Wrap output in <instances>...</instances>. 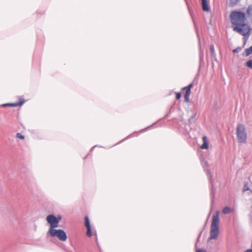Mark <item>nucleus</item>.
Wrapping results in <instances>:
<instances>
[{"label": "nucleus", "mask_w": 252, "mask_h": 252, "mask_svg": "<svg viewBox=\"0 0 252 252\" xmlns=\"http://www.w3.org/2000/svg\"><path fill=\"white\" fill-rule=\"evenodd\" d=\"M245 252H252V249H248L245 251Z\"/></svg>", "instance_id": "26"}, {"label": "nucleus", "mask_w": 252, "mask_h": 252, "mask_svg": "<svg viewBox=\"0 0 252 252\" xmlns=\"http://www.w3.org/2000/svg\"><path fill=\"white\" fill-rule=\"evenodd\" d=\"M202 5V9L203 11L209 12L210 10V7L209 5V3L207 0H201Z\"/></svg>", "instance_id": "8"}, {"label": "nucleus", "mask_w": 252, "mask_h": 252, "mask_svg": "<svg viewBox=\"0 0 252 252\" xmlns=\"http://www.w3.org/2000/svg\"><path fill=\"white\" fill-rule=\"evenodd\" d=\"M196 252H207L206 251H204V250L198 249L196 250Z\"/></svg>", "instance_id": "24"}, {"label": "nucleus", "mask_w": 252, "mask_h": 252, "mask_svg": "<svg viewBox=\"0 0 252 252\" xmlns=\"http://www.w3.org/2000/svg\"><path fill=\"white\" fill-rule=\"evenodd\" d=\"M203 143L200 146V148L202 149H208L209 148V143L207 141V137L204 136L202 138Z\"/></svg>", "instance_id": "9"}, {"label": "nucleus", "mask_w": 252, "mask_h": 252, "mask_svg": "<svg viewBox=\"0 0 252 252\" xmlns=\"http://www.w3.org/2000/svg\"><path fill=\"white\" fill-rule=\"evenodd\" d=\"M11 103H6V104H4L2 105V106H9V104H10Z\"/></svg>", "instance_id": "27"}, {"label": "nucleus", "mask_w": 252, "mask_h": 252, "mask_svg": "<svg viewBox=\"0 0 252 252\" xmlns=\"http://www.w3.org/2000/svg\"><path fill=\"white\" fill-rule=\"evenodd\" d=\"M181 97V93H176V99H179Z\"/></svg>", "instance_id": "22"}, {"label": "nucleus", "mask_w": 252, "mask_h": 252, "mask_svg": "<svg viewBox=\"0 0 252 252\" xmlns=\"http://www.w3.org/2000/svg\"><path fill=\"white\" fill-rule=\"evenodd\" d=\"M252 54V45L250 47L246 49L245 50V56L247 57Z\"/></svg>", "instance_id": "11"}, {"label": "nucleus", "mask_w": 252, "mask_h": 252, "mask_svg": "<svg viewBox=\"0 0 252 252\" xmlns=\"http://www.w3.org/2000/svg\"><path fill=\"white\" fill-rule=\"evenodd\" d=\"M219 212L217 211L216 214L213 216L212 221L211 225L210 235L208 241L217 239L219 233Z\"/></svg>", "instance_id": "2"}, {"label": "nucleus", "mask_w": 252, "mask_h": 252, "mask_svg": "<svg viewBox=\"0 0 252 252\" xmlns=\"http://www.w3.org/2000/svg\"><path fill=\"white\" fill-rule=\"evenodd\" d=\"M16 137H17V138L21 139H24V136L23 135H22L20 133H17Z\"/></svg>", "instance_id": "21"}, {"label": "nucleus", "mask_w": 252, "mask_h": 252, "mask_svg": "<svg viewBox=\"0 0 252 252\" xmlns=\"http://www.w3.org/2000/svg\"><path fill=\"white\" fill-rule=\"evenodd\" d=\"M249 190H250V189L248 186V183H245L244 185L243 189V191L245 192V191Z\"/></svg>", "instance_id": "16"}, {"label": "nucleus", "mask_w": 252, "mask_h": 252, "mask_svg": "<svg viewBox=\"0 0 252 252\" xmlns=\"http://www.w3.org/2000/svg\"><path fill=\"white\" fill-rule=\"evenodd\" d=\"M247 66L250 68L251 69H252V60H250L249 61L247 62Z\"/></svg>", "instance_id": "19"}, {"label": "nucleus", "mask_w": 252, "mask_h": 252, "mask_svg": "<svg viewBox=\"0 0 252 252\" xmlns=\"http://www.w3.org/2000/svg\"><path fill=\"white\" fill-rule=\"evenodd\" d=\"M56 219L57 220H59V222L60 221V220H62V217L61 216L58 215L57 217H56Z\"/></svg>", "instance_id": "25"}, {"label": "nucleus", "mask_w": 252, "mask_h": 252, "mask_svg": "<svg viewBox=\"0 0 252 252\" xmlns=\"http://www.w3.org/2000/svg\"><path fill=\"white\" fill-rule=\"evenodd\" d=\"M200 61H203V56H204V52L203 50L201 49V48H200Z\"/></svg>", "instance_id": "18"}, {"label": "nucleus", "mask_w": 252, "mask_h": 252, "mask_svg": "<svg viewBox=\"0 0 252 252\" xmlns=\"http://www.w3.org/2000/svg\"><path fill=\"white\" fill-rule=\"evenodd\" d=\"M236 134L238 141L241 143H246L247 140V134L245 126L242 124L238 125L236 128Z\"/></svg>", "instance_id": "3"}, {"label": "nucleus", "mask_w": 252, "mask_h": 252, "mask_svg": "<svg viewBox=\"0 0 252 252\" xmlns=\"http://www.w3.org/2000/svg\"><path fill=\"white\" fill-rule=\"evenodd\" d=\"M210 52L212 56H213L215 55V47L213 45H211L210 47Z\"/></svg>", "instance_id": "17"}, {"label": "nucleus", "mask_w": 252, "mask_h": 252, "mask_svg": "<svg viewBox=\"0 0 252 252\" xmlns=\"http://www.w3.org/2000/svg\"><path fill=\"white\" fill-rule=\"evenodd\" d=\"M47 221L50 224L49 230L55 229V228L59 226V220H57L56 217L54 215H49L46 217Z\"/></svg>", "instance_id": "5"}, {"label": "nucleus", "mask_w": 252, "mask_h": 252, "mask_svg": "<svg viewBox=\"0 0 252 252\" xmlns=\"http://www.w3.org/2000/svg\"><path fill=\"white\" fill-rule=\"evenodd\" d=\"M231 208L227 206L224 207L222 210V212L225 214H229L231 212Z\"/></svg>", "instance_id": "12"}, {"label": "nucleus", "mask_w": 252, "mask_h": 252, "mask_svg": "<svg viewBox=\"0 0 252 252\" xmlns=\"http://www.w3.org/2000/svg\"><path fill=\"white\" fill-rule=\"evenodd\" d=\"M202 165L203 167L204 170L206 172L210 181V183L212 185V187H213V181H212V176L208 168V162L206 160H202L201 162Z\"/></svg>", "instance_id": "6"}, {"label": "nucleus", "mask_w": 252, "mask_h": 252, "mask_svg": "<svg viewBox=\"0 0 252 252\" xmlns=\"http://www.w3.org/2000/svg\"><path fill=\"white\" fill-rule=\"evenodd\" d=\"M201 232L199 234V236L198 237V238H197V242H198L199 239V238H200V237L201 236Z\"/></svg>", "instance_id": "28"}, {"label": "nucleus", "mask_w": 252, "mask_h": 252, "mask_svg": "<svg viewBox=\"0 0 252 252\" xmlns=\"http://www.w3.org/2000/svg\"><path fill=\"white\" fill-rule=\"evenodd\" d=\"M85 225L87 229V235L89 237H91L92 236V232L90 220L88 216H86L85 218Z\"/></svg>", "instance_id": "7"}, {"label": "nucleus", "mask_w": 252, "mask_h": 252, "mask_svg": "<svg viewBox=\"0 0 252 252\" xmlns=\"http://www.w3.org/2000/svg\"><path fill=\"white\" fill-rule=\"evenodd\" d=\"M246 13L249 18L252 19V5H249L247 8Z\"/></svg>", "instance_id": "10"}, {"label": "nucleus", "mask_w": 252, "mask_h": 252, "mask_svg": "<svg viewBox=\"0 0 252 252\" xmlns=\"http://www.w3.org/2000/svg\"><path fill=\"white\" fill-rule=\"evenodd\" d=\"M230 19L233 31L248 38L251 28L247 24L246 13L241 11H233L230 14Z\"/></svg>", "instance_id": "1"}, {"label": "nucleus", "mask_w": 252, "mask_h": 252, "mask_svg": "<svg viewBox=\"0 0 252 252\" xmlns=\"http://www.w3.org/2000/svg\"><path fill=\"white\" fill-rule=\"evenodd\" d=\"M190 92H189V91L187 92L186 91V94H185V99L186 102H189V95L190 94Z\"/></svg>", "instance_id": "15"}, {"label": "nucleus", "mask_w": 252, "mask_h": 252, "mask_svg": "<svg viewBox=\"0 0 252 252\" xmlns=\"http://www.w3.org/2000/svg\"><path fill=\"white\" fill-rule=\"evenodd\" d=\"M239 0H230L232 3L236 4Z\"/></svg>", "instance_id": "23"}, {"label": "nucleus", "mask_w": 252, "mask_h": 252, "mask_svg": "<svg viewBox=\"0 0 252 252\" xmlns=\"http://www.w3.org/2000/svg\"><path fill=\"white\" fill-rule=\"evenodd\" d=\"M242 50V48L241 47H238L236 49L233 50V52L234 53H238L240 52Z\"/></svg>", "instance_id": "20"}, {"label": "nucleus", "mask_w": 252, "mask_h": 252, "mask_svg": "<svg viewBox=\"0 0 252 252\" xmlns=\"http://www.w3.org/2000/svg\"><path fill=\"white\" fill-rule=\"evenodd\" d=\"M47 233L51 236L57 237L62 241H65L67 239V235L65 232L62 229H52L49 230Z\"/></svg>", "instance_id": "4"}, {"label": "nucleus", "mask_w": 252, "mask_h": 252, "mask_svg": "<svg viewBox=\"0 0 252 252\" xmlns=\"http://www.w3.org/2000/svg\"><path fill=\"white\" fill-rule=\"evenodd\" d=\"M193 86V83H190L189 85L188 86H186L183 88V90H185L186 91H189V92L191 93V88H192Z\"/></svg>", "instance_id": "13"}, {"label": "nucleus", "mask_w": 252, "mask_h": 252, "mask_svg": "<svg viewBox=\"0 0 252 252\" xmlns=\"http://www.w3.org/2000/svg\"><path fill=\"white\" fill-rule=\"evenodd\" d=\"M24 101H20L16 103H13L9 104L10 106L17 107L18 106H21L23 104Z\"/></svg>", "instance_id": "14"}]
</instances>
